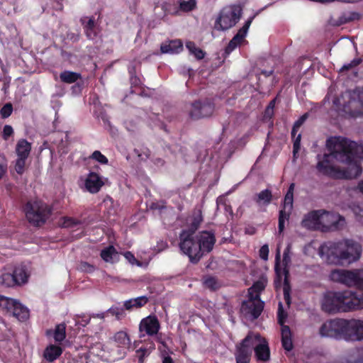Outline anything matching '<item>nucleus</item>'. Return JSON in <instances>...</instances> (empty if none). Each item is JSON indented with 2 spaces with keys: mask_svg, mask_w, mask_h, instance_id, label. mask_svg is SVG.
I'll use <instances>...</instances> for the list:
<instances>
[{
  "mask_svg": "<svg viewBox=\"0 0 363 363\" xmlns=\"http://www.w3.org/2000/svg\"><path fill=\"white\" fill-rule=\"evenodd\" d=\"M52 332L47 330L46 335H50ZM53 337L55 342H61L66 337V325L65 323L57 324L53 332Z\"/></svg>",
  "mask_w": 363,
  "mask_h": 363,
  "instance_id": "nucleus-33",
  "label": "nucleus"
},
{
  "mask_svg": "<svg viewBox=\"0 0 363 363\" xmlns=\"http://www.w3.org/2000/svg\"><path fill=\"white\" fill-rule=\"evenodd\" d=\"M279 255L277 254L276 256V265H275V272L277 277L278 281L280 283L282 279L280 269L279 268Z\"/></svg>",
  "mask_w": 363,
  "mask_h": 363,
  "instance_id": "nucleus-59",
  "label": "nucleus"
},
{
  "mask_svg": "<svg viewBox=\"0 0 363 363\" xmlns=\"http://www.w3.org/2000/svg\"><path fill=\"white\" fill-rule=\"evenodd\" d=\"M362 252L361 245L351 240L338 242H325L318 250L320 256L329 264L345 265L358 260Z\"/></svg>",
  "mask_w": 363,
  "mask_h": 363,
  "instance_id": "nucleus-2",
  "label": "nucleus"
},
{
  "mask_svg": "<svg viewBox=\"0 0 363 363\" xmlns=\"http://www.w3.org/2000/svg\"><path fill=\"white\" fill-rule=\"evenodd\" d=\"M116 253L117 252L116 248L113 245H109L101 251L100 256L103 260L108 262L112 260L113 255Z\"/></svg>",
  "mask_w": 363,
  "mask_h": 363,
  "instance_id": "nucleus-42",
  "label": "nucleus"
},
{
  "mask_svg": "<svg viewBox=\"0 0 363 363\" xmlns=\"http://www.w3.org/2000/svg\"><path fill=\"white\" fill-rule=\"evenodd\" d=\"M149 301L146 296H141L135 298H130L124 302L123 306L125 310L131 311L133 308H140L145 306Z\"/></svg>",
  "mask_w": 363,
  "mask_h": 363,
  "instance_id": "nucleus-25",
  "label": "nucleus"
},
{
  "mask_svg": "<svg viewBox=\"0 0 363 363\" xmlns=\"http://www.w3.org/2000/svg\"><path fill=\"white\" fill-rule=\"evenodd\" d=\"M264 303L259 298L258 295H255V298L252 296L248 297L245 301H243L240 306V313L246 318H250L252 320L257 319L263 311Z\"/></svg>",
  "mask_w": 363,
  "mask_h": 363,
  "instance_id": "nucleus-10",
  "label": "nucleus"
},
{
  "mask_svg": "<svg viewBox=\"0 0 363 363\" xmlns=\"http://www.w3.org/2000/svg\"><path fill=\"white\" fill-rule=\"evenodd\" d=\"M308 118V113H304L302 115L294 124L291 130V137L294 139V145H293V155L294 157H296L298 151L301 147V134L299 133L296 135L297 132L298 131L301 126L304 123L306 120Z\"/></svg>",
  "mask_w": 363,
  "mask_h": 363,
  "instance_id": "nucleus-19",
  "label": "nucleus"
},
{
  "mask_svg": "<svg viewBox=\"0 0 363 363\" xmlns=\"http://www.w3.org/2000/svg\"><path fill=\"white\" fill-rule=\"evenodd\" d=\"M113 340L117 346L123 350L129 348L130 340L127 333L124 331L117 332L113 336Z\"/></svg>",
  "mask_w": 363,
  "mask_h": 363,
  "instance_id": "nucleus-30",
  "label": "nucleus"
},
{
  "mask_svg": "<svg viewBox=\"0 0 363 363\" xmlns=\"http://www.w3.org/2000/svg\"><path fill=\"white\" fill-rule=\"evenodd\" d=\"M286 317H287V314L284 311L281 303H279L278 313H277V318H278V323L281 325V327L283 325H284V323L285 322Z\"/></svg>",
  "mask_w": 363,
  "mask_h": 363,
  "instance_id": "nucleus-52",
  "label": "nucleus"
},
{
  "mask_svg": "<svg viewBox=\"0 0 363 363\" xmlns=\"http://www.w3.org/2000/svg\"><path fill=\"white\" fill-rule=\"evenodd\" d=\"M251 355L252 353L249 350L236 347L235 354L236 363H250Z\"/></svg>",
  "mask_w": 363,
  "mask_h": 363,
  "instance_id": "nucleus-36",
  "label": "nucleus"
},
{
  "mask_svg": "<svg viewBox=\"0 0 363 363\" xmlns=\"http://www.w3.org/2000/svg\"><path fill=\"white\" fill-rule=\"evenodd\" d=\"M216 203L217 206H223L225 211H232L230 205L227 203V200L224 197L219 196L216 200Z\"/></svg>",
  "mask_w": 363,
  "mask_h": 363,
  "instance_id": "nucleus-56",
  "label": "nucleus"
},
{
  "mask_svg": "<svg viewBox=\"0 0 363 363\" xmlns=\"http://www.w3.org/2000/svg\"><path fill=\"white\" fill-rule=\"evenodd\" d=\"M273 116H274V109L267 107L264 111V118L271 119V118H272Z\"/></svg>",
  "mask_w": 363,
  "mask_h": 363,
  "instance_id": "nucleus-63",
  "label": "nucleus"
},
{
  "mask_svg": "<svg viewBox=\"0 0 363 363\" xmlns=\"http://www.w3.org/2000/svg\"><path fill=\"white\" fill-rule=\"evenodd\" d=\"M340 291H328L325 294L321 308L328 313H336L340 312Z\"/></svg>",
  "mask_w": 363,
  "mask_h": 363,
  "instance_id": "nucleus-14",
  "label": "nucleus"
},
{
  "mask_svg": "<svg viewBox=\"0 0 363 363\" xmlns=\"http://www.w3.org/2000/svg\"><path fill=\"white\" fill-rule=\"evenodd\" d=\"M90 158L99 162V163L102 164H106L108 162L107 157L104 156L100 151L95 150L91 155L90 156Z\"/></svg>",
  "mask_w": 363,
  "mask_h": 363,
  "instance_id": "nucleus-50",
  "label": "nucleus"
},
{
  "mask_svg": "<svg viewBox=\"0 0 363 363\" xmlns=\"http://www.w3.org/2000/svg\"><path fill=\"white\" fill-rule=\"evenodd\" d=\"M177 4L179 6V11L182 12L191 11L196 6V0H178Z\"/></svg>",
  "mask_w": 363,
  "mask_h": 363,
  "instance_id": "nucleus-39",
  "label": "nucleus"
},
{
  "mask_svg": "<svg viewBox=\"0 0 363 363\" xmlns=\"http://www.w3.org/2000/svg\"><path fill=\"white\" fill-rule=\"evenodd\" d=\"M183 50V43L180 40H172L164 43L160 46L162 53L177 54Z\"/></svg>",
  "mask_w": 363,
  "mask_h": 363,
  "instance_id": "nucleus-22",
  "label": "nucleus"
},
{
  "mask_svg": "<svg viewBox=\"0 0 363 363\" xmlns=\"http://www.w3.org/2000/svg\"><path fill=\"white\" fill-rule=\"evenodd\" d=\"M31 150V144L26 139H21L16 146V152L18 157L28 158Z\"/></svg>",
  "mask_w": 363,
  "mask_h": 363,
  "instance_id": "nucleus-29",
  "label": "nucleus"
},
{
  "mask_svg": "<svg viewBox=\"0 0 363 363\" xmlns=\"http://www.w3.org/2000/svg\"><path fill=\"white\" fill-rule=\"evenodd\" d=\"M214 111V104L208 99L196 101L191 104L189 117L194 120L211 116Z\"/></svg>",
  "mask_w": 363,
  "mask_h": 363,
  "instance_id": "nucleus-13",
  "label": "nucleus"
},
{
  "mask_svg": "<svg viewBox=\"0 0 363 363\" xmlns=\"http://www.w3.org/2000/svg\"><path fill=\"white\" fill-rule=\"evenodd\" d=\"M284 288H283V290H284V299L285 301H286L287 303H289V299H290V295H289V293H290V291H291V286H290V284H289V269H287L286 267L284 269Z\"/></svg>",
  "mask_w": 363,
  "mask_h": 363,
  "instance_id": "nucleus-40",
  "label": "nucleus"
},
{
  "mask_svg": "<svg viewBox=\"0 0 363 363\" xmlns=\"http://www.w3.org/2000/svg\"><path fill=\"white\" fill-rule=\"evenodd\" d=\"M79 269L83 272L91 273L95 270V267L86 262H81Z\"/></svg>",
  "mask_w": 363,
  "mask_h": 363,
  "instance_id": "nucleus-53",
  "label": "nucleus"
},
{
  "mask_svg": "<svg viewBox=\"0 0 363 363\" xmlns=\"http://www.w3.org/2000/svg\"><path fill=\"white\" fill-rule=\"evenodd\" d=\"M340 312H348L363 308V291H340Z\"/></svg>",
  "mask_w": 363,
  "mask_h": 363,
  "instance_id": "nucleus-7",
  "label": "nucleus"
},
{
  "mask_svg": "<svg viewBox=\"0 0 363 363\" xmlns=\"http://www.w3.org/2000/svg\"><path fill=\"white\" fill-rule=\"evenodd\" d=\"M179 238L181 251L189 257L191 263H198L203 257V252H200V245L194 234L180 232Z\"/></svg>",
  "mask_w": 363,
  "mask_h": 363,
  "instance_id": "nucleus-5",
  "label": "nucleus"
},
{
  "mask_svg": "<svg viewBox=\"0 0 363 363\" xmlns=\"http://www.w3.org/2000/svg\"><path fill=\"white\" fill-rule=\"evenodd\" d=\"M160 324L156 315H148L142 319L139 325L140 332H145L149 336H153L159 332Z\"/></svg>",
  "mask_w": 363,
  "mask_h": 363,
  "instance_id": "nucleus-17",
  "label": "nucleus"
},
{
  "mask_svg": "<svg viewBox=\"0 0 363 363\" xmlns=\"http://www.w3.org/2000/svg\"><path fill=\"white\" fill-rule=\"evenodd\" d=\"M237 48V45H235V43L232 44V41H230L228 45L226 46L225 52L227 55H229L232 51H233Z\"/></svg>",
  "mask_w": 363,
  "mask_h": 363,
  "instance_id": "nucleus-62",
  "label": "nucleus"
},
{
  "mask_svg": "<svg viewBox=\"0 0 363 363\" xmlns=\"http://www.w3.org/2000/svg\"><path fill=\"white\" fill-rule=\"evenodd\" d=\"M342 339L357 341L363 339V321L345 319Z\"/></svg>",
  "mask_w": 363,
  "mask_h": 363,
  "instance_id": "nucleus-12",
  "label": "nucleus"
},
{
  "mask_svg": "<svg viewBox=\"0 0 363 363\" xmlns=\"http://www.w3.org/2000/svg\"><path fill=\"white\" fill-rule=\"evenodd\" d=\"M362 62V59L361 57L354 58L350 63L345 64L340 69V72H343L345 71H347L352 69L353 68L357 67Z\"/></svg>",
  "mask_w": 363,
  "mask_h": 363,
  "instance_id": "nucleus-44",
  "label": "nucleus"
},
{
  "mask_svg": "<svg viewBox=\"0 0 363 363\" xmlns=\"http://www.w3.org/2000/svg\"><path fill=\"white\" fill-rule=\"evenodd\" d=\"M241 15L242 9L238 5L224 7L216 21L215 28L223 30L229 29L237 23Z\"/></svg>",
  "mask_w": 363,
  "mask_h": 363,
  "instance_id": "nucleus-6",
  "label": "nucleus"
},
{
  "mask_svg": "<svg viewBox=\"0 0 363 363\" xmlns=\"http://www.w3.org/2000/svg\"><path fill=\"white\" fill-rule=\"evenodd\" d=\"M253 199L259 205L261 203L268 205L272 200V191L268 189L262 190L259 194H256Z\"/></svg>",
  "mask_w": 363,
  "mask_h": 363,
  "instance_id": "nucleus-34",
  "label": "nucleus"
},
{
  "mask_svg": "<svg viewBox=\"0 0 363 363\" xmlns=\"http://www.w3.org/2000/svg\"><path fill=\"white\" fill-rule=\"evenodd\" d=\"M30 277L27 267L23 264L16 265L9 272L0 274V285L5 287H16L26 284Z\"/></svg>",
  "mask_w": 363,
  "mask_h": 363,
  "instance_id": "nucleus-4",
  "label": "nucleus"
},
{
  "mask_svg": "<svg viewBox=\"0 0 363 363\" xmlns=\"http://www.w3.org/2000/svg\"><path fill=\"white\" fill-rule=\"evenodd\" d=\"M155 349L154 346H142L138 350H136V355L138 358V363H144L145 359L147 357L152 351Z\"/></svg>",
  "mask_w": 363,
  "mask_h": 363,
  "instance_id": "nucleus-38",
  "label": "nucleus"
},
{
  "mask_svg": "<svg viewBox=\"0 0 363 363\" xmlns=\"http://www.w3.org/2000/svg\"><path fill=\"white\" fill-rule=\"evenodd\" d=\"M329 153L318 155L316 169L321 174L335 179H354L362 173L359 159L362 147L356 142L342 136L326 140Z\"/></svg>",
  "mask_w": 363,
  "mask_h": 363,
  "instance_id": "nucleus-1",
  "label": "nucleus"
},
{
  "mask_svg": "<svg viewBox=\"0 0 363 363\" xmlns=\"http://www.w3.org/2000/svg\"><path fill=\"white\" fill-rule=\"evenodd\" d=\"M81 78V74L72 71L65 70L60 74V81L66 84H72L77 82Z\"/></svg>",
  "mask_w": 363,
  "mask_h": 363,
  "instance_id": "nucleus-32",
  "label": "nucleus"
},
{
  "mask_svg": "<svg viewBox=\"0 0 363 363\" xmlns=\"http://www.w3.org/2000/svg\"><path fill=\"white\" fill-rule=\"evenodd\" d=\"M80 22L83 26L84 31L86 38L89 40H94L99 33L94 17H84L81 18Z\"/></svg>",
  "mask_w": 363,
  "mask_h": 363,
  "instance_id": "nucleus-20",
  "label": "nucleus"
},
{
  "mask_svg": "<svg viewBox=\"0 0 363 363\" xmlns=\"http://www.w3.org/2000/svg\"><path fill=\"white\" fill-rule=\"evenodd\" d=\"M205 286L212 291H216L218 289L217 279L213 277H208L203 281Z\"/></svg>",
  "mask_w": 363,
  "mask_h": 363,
  "instance_id": "nucleus-45",
  "label": "nucleus"
},
{
  "mask_svg": "<svg viewBox=\"0 0 363 363\" xmlns=\"http://www.w3.org/2000/svg\"><path fill=\"white\" fill-rule=\"evenodd\" d=\"M63 222L62 223V228H72L77 226L81 223L79 220L74 219L71 217H64L62 218Z\"/></svg>",
  "mask_w": 363,
  "mask_h": 363,
  "instance_id": "nucleus-49",
  "label": "nucleus"
},
{
  "mask_svg": "<svg viewBox=\"0 0 363 363\" xmlns=\"http://www.w3.org/2000/svg\"><path fill=\"white\" fill-rule=\"evenodd\" d=\"M255 356L258 360L266 362L269 359L270 351L268 344L260 343L254 348Z\"/></svg>",
  "mask_w": 363,
  "mask_h": 363,
  "instance_id": "nucleus-28",
  "label": "nucleus"
},
{
  "mask_svg": "<svg viewBox=\"0 0 363 363\" xmlns=\"http://www.w3.org/2000/svg\"><path fill=\"white\" fill-rule=\"evenodd\" d=\"M203 221V217L201 209L196 208L186 217L185 222L186 228L182 230L181 232L195 234Z\"/></svg>",
  "mask_w": 363,
  "mask_h": 363,
  "instance_id": "nucleus-15",
  "label": "nucleus"
},
{
  "mask_svg": "<svg viewBox=\"0 0 363 363\" xmlns=\"http://www.w3.org/2000/svg\"><path fill=\"white\" fill-rule=\"evenodd\" d=\"M124 257L131 264H138V261L137 260V259L135 258V257L134 256V255L131 252H125L124 253Z\"/></svg>",
  "mask_w": 363,
  "mask_h": 363,
  "instance_id": "nucleus-58",
  "label": "nucleus"
},
{
  "mask_svg": "<svg viewBox=\"0 0 363 363\" xmlns=\"http://www.w3.org/2000/svg\"><path fill=\"white\" fill-rule=\"evenodd\" d=\"M186 48L193 54L197 60H202L205 57V52L199 48L196 47L194 42L188 41L186 43Z\"/></svg>",
  "mask_w": 363,
  "mask_h": 363,
  "instance_id": "nucleus-37",
  "label": "nucleus"
},
{
  "mask_svg": "<svg viewBox=\"0 0 363 363\" xmlns=\"http://www.w3.org/2000/svg\"><path fill=\"white\" fill-rule=\"evenodd\" d=\"M164 9L166 13L170 15H178L179 13V6L177 4L167 3L164 5Z\"/></svg>",
  "mask_w": 363,
  "mask_h": 363,
  "instance_id": "nucleus-46",
  "label": "nucleus"
},
{
  "mask_svg": "<svg viewBox=\"0 0 363 363\" xmlns=\"http://www.w3.org/2000/svg\"><path fill=\"white\" fill-rule=\"evenodd\" d=\"M10 308L9 313H11L20 321H25L29 317L28 309L16 300H15V306Z\"/></svg>",
  "mask_w": 363,
  "mask_h": 363,
  "instance_id": "nucleus-23",
  "label": "nucleus"
},
{
  "mask_svg": "<svg viewBox=\"0 0 363 363\" xmlns=\"http://www.w3.org/2000/svg\"><path fill=\"white\" fill-rule=\"evenodd\" d=\"M359 289H360V291H363V269H359Z\"/></svg>",
  "mask_w": 363,
  "mask_h": 363,
  "instance_id": "nucleus-64",
  "label": "nucleus"
},
{
  "mask_svg": "<svg viewBox=\"0 0 363 363\" xmlns=\"http://www.w3.org/2000/svg\"><path fill=\"white\" fill-rule=\"evenodd\" d=\"M292 210L282 208L279 212L278 229L279 233L281 234L285 228V222L289 221Z\"/></svg>",
  "mask_w": 363,
  "mask_h": 363,
  "instance_id": "nucleus-35",
  "label": "nucleus"
},
{
  "mask_svg": "<svg viewBox=\"0 0 363 363\" xmlns=\"http://www.w3.org/2000/svg\"><path fill=\"white\" fill-rule=\"evenodd\" d=\"M26 160L27 158L26 157H18L16 161L15 169L20 175L23 174L24 172Z\"/></svg>",
  "mask_w": 363,
  "mask_h": 363,
  "instance_id": "nucleus-47",
  "label": "nucleus"
},
{
  "mask_svg": "<svg viewBox=\"0 0 363 363\" xmlns=\"http://www.w3.org/2000/svg\"><path fill=\"white\" fill-rule=\"evenodd\" d=\"M62 353V348L56 345H50L44 350V358L52 362L57 359Z\"/></svg>",
  "mask_w": 363,
  "mask_h": 363,
  "instance_id": "nucleus-26",
  "label": "nucleus"
},
{
  "mask_svg": "<svg viewBox=\"0 0 363 363\" xmlns=\"http://www.w3.org/2000/svg\"><path fill=\"white\" fill-rule=\"evenodd\" d=\"M13 113V106L11 103H6L0 109V115L1 118L5 119L9 118Z\"/></svg>",
  "mask_w": 363,
  "mask_h": 363,
  "instance_id": "nucleus-48",
  "label": "nucleus"
},
{
  "mask_svg": "<svg viewBox=\"0 0 363 363\" xmlns=\"http://www.w3.org/2000/svg\"><path fill=\"white\" fill-rule=\"evenodd\" d=\"M322 210H313L304 216L301 226L308 230H315L321 225Z\"/></svg>",
  "mask_w": 363,
  "mask_h": 363,
  "instance_id": "nucleus-18",
  "label": "nucleus"
},
{
  "mask_svg": "<svg viewBox=\"0 0 363 363\" xmlns=\"http://www.w3.org/2000/svg\"><path fill=\"white\" fill-rule=\"evenodd\" d=\"M293 201H294V195H291V193L286 194L284 196L283 208H289V210H292Z\"/></svg>",
  "mask_w": 363,
  "mask_h": 363,
  "instance_id": "nucleus-55",
  "label": "nucleus"
},
{
  "mask_svg": "<svg viewBox=\"0 0 363 363\" xmlns=\"http://www.w3.org/2000/svg\"><path fill=\"white\" fill-rule=\"evenodd\" d=\"M259 257L261 259L264 260H267L268 259L269 255V247L267 245H262L259 251Z\"/></svg>",
  "mask_w": 363,
  "mask_h": 363,
  "instance_id": "nucleus-57",
  "label": "nucleus"
},
{
  "mask_svg": "<svg viewBox=\"0 0 363 363\" xmlns=\"http://www.w3.org/2000/svg\"><path fill=\"white\" fill-rule=\"evenodd\" d=\"M200 245V252L208 253L213 249L216 239L213 231L203 230L196 235Z\"/></svg>",
  "mask_w": 363,
  "mask_h": 363,
  "instance_id": "nucleus-16",
  "label": "nucleus"
},
{
  "mask_svg": "<svg viewBox=\"0 0 363 363\" xmlns=\"http://www.w3.org/2000/svg\"><path fill=\"white\" fill-rule=\"evenodd\" d=\"M14 133L13 129L10 125H5L2 131V138L4 140H9V138L12 136Z\"/></svg>",
  "mask_w": 363,
  "mask_h": 363,
  "instance_id": "nucleus-54",
  "label": "nucleus"
},
{
  "mask_svg": "<svg viewBox=\"0 0 363 363\" xmlns=\"http://www.w3.org/2000/svg\"><path fill=\"white\" fill-rule=\"evenodd\" d=\"M15 306V299L7 298L0 295V310L3 312L9 313L11 307Z\"/></svg>",
  "mask_w": 363,
  "mask_h": 363,
  "instance_id": "nucleus-41",
  "label": "nucleus"
},
{
  "mask_svg": "<svg viewBox=\"0 0 363 363\" xmlns=\"http://www.w3.org/2000/svg\"><path fill=\"white\" fill-rule=\"evenodd\" d=\"M26 217L35 227L43 225L52 213V208L41 201H29L24 206Z\"/></svg>",
  "mask_w": 363,
  "mask_h": 363,
  "instance_id": "nucleus-3",
  "label": "nucleus"
},
{
  "mask_svg": "<svg viewBox=\"0 0 363 363\" xmlns=\"http://www.w3.org/2000/svg\"><path fill=\"white\" fill-rule=\"evenodd\" d=\"M243 40L241 35L236 34L230 41H232V44L235 43V45L238 47L242 43Z\"/></svg>",
  "mask_w": 363,
  "mask_h": 363,
  "instance_id": "nucleus-60",
  "label": "nucleus"
},
{
  "mask_svg": "<svg viewBox=\"0 0 363 363\" xmlns=\"http://www.w3.org/2000/svg\"><path fill=\"white\" fill-rule=\"evenodd\" d=\"M345 225V218L339 213L322 210L321 227L324 232L338 230Z\"/></svg>",
  "mask_w": 363,
  "mask_h": 363,
  "instance_id": "nucleus-11",
  "label": "nucleus"
},
{
  "mask_svg": "<svg viewBox=\"0 0 363 363\" xmlns=\"http://www.w3.org/2000/svg\"><path fill=\"white\" fill-rule=\"evenodd\" d=\"M281 345L286 351H291L294 347L291 330L288 325H283L281 327Z\"/></svg>",
  "mask_w": 363,
  "mask_h": 363,
  "instance_id": "nucleus-27",
  "label": "nucleus"
},
{
  "mask_svg": "<svg viewBox=\"0 0 363 363\" xmlns=\"http://www.w3.org/2000/svg\"><path fill=\"white\" fill-rule=\"evenodd\" d=\"M345 319H330L322 324L319 329L321 337H333L336 340L342 339Z\"/></svg>",
  "mask_w": 363,
  "mask_h": 363,
  "instance_id": "nucleus-9",
  "label": "nucleus"
},
{
  "mask_svg": "<svg viewBox=\"0 0 363 363\" xmlns=\"http://www.w3.org/2000/svg\"><path fill=\"white\" fill-rule=\"evenodd\" d=\"M266 286L267 280L265 279L262 278L256 281L252 286L248 289V297L252 296V298H255V295H258L259 298H260V294L264 290Z\"/></svg>",
  "mask_w": 363,
  "mask_h": 363,
  "instance_id": "nucleus-31",
  "label": "nucleus"
},
{
  "mask_svg": "<svg viewBox=\"0 0 363 363\" xmlns=\"http://www.w3.org/2000/svg\"><path fill=\"white\" fill-rule=\"evenodd\" d=\"M125 308L118 307V306H112L108 310V312L111 315L116 316L117 320H121L125 316Z\"/></svg>",
  "mask_w": 363,
  "mask_h": 363,
  "instance_id": "nucleus-43",
  "label": "nucleus"
},
{
  "mask_svg": "<svg viewBox=\"0 0 363 363\" xmlns=\"http://www.w3.org/2000/svg\"><path fill=\"white\" fill-rule=\"evenodd\" d=\"M255 17V15L249 18L245 23L244 26L237 33V34L241 35L243 39L245 38L247 33L248 31V29H249Z\"/></svg>",
  "mask_w": 363,
  "mask_h": 363,
  "instance_id": "nucleus-51",
  "label": "nucleus"
},
{
  "mask_svg": "<svg viewBox=\"0 0 363 363\" xmlns=\"http://www.w3.org/2000/svg\"><path fill=\"white\" fill-rule=\"evenodd\" d=\"M259 338L260 335L259 334L253 335L252 333H249L242 342L236 346V347L247 350L250 353H252L255 344L259 340Z\"/></svg>",
  "mask_w": 363,
  "mask_h": 363,
  "instance_id": "nucleus-24",
  "label": "nucleus"
},
{
  "mask_svg": "<svg viewBox=\"0 0 363 363\" xmlns=\"http://www.w3.org/2000/svg\"><path fill=\"white\" fill-rule=\"evenodd\" d=\"M330 278L335 282L348 287L354 286L359 289V269L353 270L333 269L330 274Z\"/></svg>",
  "mask_w": 363,
  "mask_h": 363,
  "instance_id": "nucleus-8",
  "label": "nucleus"
},
{
  "mask_svg": "<svg viewBox=\"0 0 363 363\" xmlns=\"http://www.w3.org/2000/svg\"><path fill=\"white\" fill-rule=\"evenodd\" d=\"M130 84L132 86H139L141 84V82L140 78L135 75L131 77Z\"/></svg>",
  "mask_w": 363,
  "mask_h": 363,
  "instance_id": "nucleus-61",
  "label": "nucleus"
},
{
  "mask_svg": "<svg viewBox=\"0 0 363 363\" xmlns=\"http://www.w3.org/2000/svg\"><path fill=\"white\" fill-rule=\"evenodd\" d=\"M103 185L104 182L98 174L90 172L88 174L85 181V186L90 193L99 192Z\"/></svg>",
  "mask_w": 363,
  "mask_h": 363,
  "instance_id": "nucleus-21",
  "label": "nucleus"
}]
</instances>
